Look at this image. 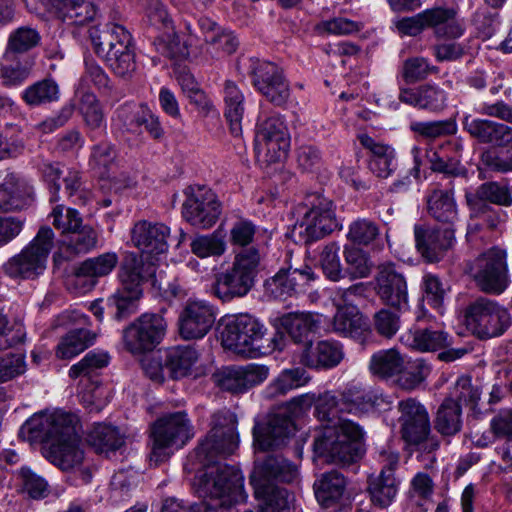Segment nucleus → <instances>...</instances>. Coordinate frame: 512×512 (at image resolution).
Listing matches in <instances>:
<instances>
[{
	"instance_id": "obj_1",
	"label": "nucleus",
	"mask_w": 512,
	"mask_h": 512,
	"mask_svg": "<svg viewBox=\"0 0 512 512\" xmlns=\"http://www.w3.org/2000/svg\"><path fill=\"white\" fill-rule=\"evenodd\" d=\"M211 423L208 435L189 458L201 466L193 487L199 497L210 498V501L186 505L183 501L169 498L164 501L162 512H217V507L229 508L246 501L242 472L216 461L218 456L232 454L238 448L236 416L230 411H220L213 415Z\"/></svg>"
},
{
	"instance_id": "obj_2",
	"label": "nucleus",
	"mask_w": 512,
	"mask_h": 512,
	"mask_svg": "<svg viewBox=\"0 0 512 512\" xmlns=\"http://www.w3.org/2000/svg\"><path fill=\"white\" fill-rule=\"evenodd\" d=\"M362 428L348 419H340L335 425H328L315 437L313 451L315 458L327 463L346 466L361 456L360 440Z\"/></svg>"
},
{
	"instance_id": "obj_3",
	"label": "nucleus",
	"mask_w": 512,
	"mask_h": 512,
	"mask_svg": "<svg viewBox=\"0 0 512 512\" xmlns=\"http://www.w3.org/2000/svg\"><path fill=\"white\" fill-rule=\"evenodd\" d=\"M261 258L259 249L254 246L239 251L232 266L216 275L212 294L223 302L247 295L254 285Z\"/></svg>"
},
{
	"instance_id": "obj_4",
	"label": "nucleus",
	"mask_w": 512,
	"mask_h": 512,
	"mask_svg": "<svg viewBox=\"0 0 512 512\" xmlns=\"http://www.w3.org/2000/svg\"><path fill=\"white\" fill-rule=\"evenodd\" d=\"M194 436L193 426L183 411L169 413L159 418L152 426L151 465L166 461L172 449H180Z\"/></svg>"
},
{
	"instance_id": "obj_5",
	"label": "nucleus",
	"mask_w": 512,
	"mask_h": 512,
	"mask_svg": "<svg viewBox=\"0 0 512 512\" xmlns=\"http://www.w3.org/2000/svg\"><path fill=\"white\" fill-rule=\"evenodd\" d=\"M465 321L474 336L487 340L502 336L512 325V315L499 302L479 297L466 308Z\"/></svg>"
},
{
	"instance_id": "obj_6",
	"label": "nucleus",
	"mask_w": 512,
	"mask_h": 512,
	"mask_svg": "<svg viewBox=\"0 0 512 512\" xmlns=\"http://www.w3.org/2000/svg\"><path fill=\"white\" fill-rule=\"evenodd\" d=\"M76 415L61 410L41 412L30 417L21 427L20 435L29 442H61L78 434Z\"/></svg>"
},
{
	"instance_id": "obj_7",
	"label": "nucleus",
	"mask_w": 512,
	"mask_h": 512,
	"mask_svg": "<svg viewBox=\"0 0 512 512\" xmlns=\"http://www.w3.org/2000/svg\"><path fill=\"white\" fill-rule=\"evenodd\" d=\"M54 232L48 226L39 229L31 243L2 266L11 278L33 279L46 268L48 255L53 247Z\"/></svg>"
},
{
	"instance_id": "obj_8",
	"label": "nucleus",
	"mask_w": 512,
	"mask_h": 512,
	"mask_svg": "<svg viewBox=\"0 0 512 512\" xmlns=\"http://www.w3.org/2000/svg\"><path fill=\"white\" fill-rule=\"evenodd\" d=\"M467 272L487 294L500 295L510 284L507 253L498 247L488 249L467 264Z\"/></svg>"
},
{
	"instance_id": "obj_9",
	"label": "nucleus",
	"mask_w": 512,
	"mask_h": 512,
	"mask_svg": "<svg viewBox=\"0 0 512 512\" xmlns=\"http://www.w3.org/2000/svg\"><path fill=\"white\" fill-rule=\"evenodd\" d=\"M265 333L264 325L249 314H240L228 319L220 332L225 349L245 358H254L259 353V341Z\"/></svg>"
},
{
	"instance_id": "obj_10",
	"label": "nucleus",
	"mask_w": 512,
	"mask_h": 512,
	"mask_svg": "<svg viewBox=\"0 0 512 512\" xmlns=\"http://www.w3.org/2000/svg\"><path fill=\"white\" fill-rule=\"evenodd\" d=\"M290 147L288 128L282 116L271 115L257 124L255 152L267 164L281 162Z\"/></svg>"
},
{
	"instance_id": "obj_11",
	"label": "nucleus",
	"mask_w": 512,
	"mask_h": 512,
	"mask_svg": "<svg viewBox=\"0 0 512 512\" xmlns=\"http://www.w3.org/2000/svg\"><path fill=\"white\" fill-rule=\"evenodd\" d=\"M108 48L103 55L115 76L128 80L136 71V55L129 31L120 24H110L104 35Z\"/></svg>"
},
{
	"instance_id": "obj_12",
	"label": "nucleus",
	"mask_w": 512,
	"mask_h": 512,
	"mask_svg": "<svg viewBox=\"0 0 512 512\" xmlns=\"http://www.w3.org/2000/svg\"><path fill=\"white\" fill-rule=\"evenodd\" d=\"M167 328L159 314H142L123 330V342L132 354L152 351L163 339Z\"/></svg>"
},
{
	"instance_id": "obj_13",
	"label": "nucleus",
	"mask_w": 512,
	"mask_h": 512,
	"mask_svg": "<svg viewBox=\"0 0 512 512\" xmlns=\"http://www.w3.org/2000/svg\"><path fill=\"white\" fill-rule=\"evenodd\" d=\"M338 227L333 202L324 197H317L303 218L295 224L294 231L305 243H310L325 237Z\"/></svg>"
},
{
	"instance_id": "obj_14",
	"label": "nucleus",
	"mask_w": 512,
	"mask_h": 512,
	"mask_svg": "<svg viewBox=\"0 0 512 512\" xmlns=\"http://www.w3.org/2000/svg\"><path fill=\"white\" fill-rule=\"evenodd\" d=\"M377 454L382 469L378 476L369 478L367 490L375 506L386 508L391 505L398 493L399 481L394 476V470L399 464V453L385 446L379 449Z\"/></svg>"
},
{
	"instance_id": "obj_15",
	"label": "nucleus",
	"mask_w": 512,
	"mask_h": 512,
	"mask_svg": "<svg viewBox=\"0 0 512 512\" xmlns=\"http://www.w3.org/2000/svg\"><path fill=\"white\" fill-rule=\"evenodd\" d=\"M217 308L207 300L188 299L178 316V331L185 340L204 338L212 329Z\"/></svg>"
},
{
	"instance_id": "obj_16",
	"label": "nucleus",
	"mask_w": 512,
	"mask_h": 512,
	"mask_svg": "<svg viewBox=\"0 0 512 512\" xmlns=\"http://www.w3.org/2000/svg\"><path fill=\"white\" fill-rule=\"evenodd\" d=\"M299 480V468L282 455L270 454L257 458L250 475V483L262 493L263 487H275L276 482L293 484Z\"/></svg>"
},
{
	"instance_id": "obj_17",
	"label": "nucleus",
	"mask_w": 512,
	"mask_h": 512,
	"mask_svg": "<svg viewBox=\"0 0 512 512\" xmlns=\"http://www.w3.org/2000/svg\"><path fill=\"white\" fill-rule=\"evenodd\" d=\"M251 74L255 88L272 104L283 106L290 98V86L283 70L268 61H253Z\"/></svg>"
},
{
	"instance_id": "obj_18",
	"label": "nucleus",
	"mask_w": 512,
	"mask_h": 512,
	"mask_svg": "<svg viewBox=\"0 0 512 512\" xmlns=\"http://www.w3.org/2000/svg\"><path fill=\"white\" fill-rule=\"evenodd\" d=\"M374 281L375 292L385 305L401 309L408 303L406 278L394 263L380 264Z\"/></svg>"
},
{
	"instance_id": "obj_19",
	"label": "nucleus",
	"mask_w": 512,
	"mask_h": 512,
	"mask_svg": "<svg viewBox=\"0 0 512 512\" xmlns=\"http://www.w3.org/2000/svg\"><path fill=\"white\" fill-rule=\"evenodd\" d=\"M221 213L216 195L205 187L193 189L183 204V216L193 226L208 229L218 220Z\"/></svg>"
},
{
	"instance_id": "obj_20",
	"label": "nucleus",
	"mask_w": 512,
	"mask_h": 512,
	"mask_svg": "<svg viewBox=\"0 0 512 512\" xmlns=\"http://www.w3.org/2000/svg\"><path fill=\"white\" fill-rule=\"evenodd\" d=\"M269 370L266 366L248 364L245 366L223 367L213 374L218 387L232 393H242L265 381Z\"/></svg>"
},
{
	"instance_id": "obj_21",
	"label": "nucleus",
	"mask_w": 512,
	"mask_h": 512,
	"mask_svg": "<svg viewBox=\"0 0 512 512\" xmlns=\"http://www.w3.org/2000/svg\"><path fill=\"white\" fill-rule=\"evenodd\" d=\"M360 144L369 152L368 168L378 178H388L397 169V153L384 142L378 141L366 133L357 136Z\"/></svg>"
},
{
	"instance_id": "obj_22",
	"label": "nucleus",
	"mask_w": 512,
	"mask_h": 512,
	"mask_svg": "<svg viewBox=\"0 0 512 512\" xmlns=\"http://www.w3.org/2000/svg\"><path fill=\"white\" fill-rule=\"evenodd\" d=\"M463 129L481 143L505 146L512 142V127L465 113Z\"/></svg>"
},
{
	"instance_id": "obj_23",
	"label": "nucleus",
	"mask_w": 512,
	"mask_h": 512,
	"mask_svg": "<svg viewBox=\"0 0 512 512\" xmlns=\"http://www.w3.org/2000/svg\"><path fill=\"white\" fill-rule=\"evenodd\" d=\"M34 193L31 183L15 173L0 177V210L18 211L25 208Z\"/></svg>"
},
{
	"instance_id": "obj_24",
	"label": "nucleus",
	"mask_w": 512,
	"mask_h": 512,
	"mask_svg": "<svg viewBox=\"0 0 512 512\" xmlns=\"http://www.w3.org/2000/svg\"><path fill=\"white\" fill-rule=\"evenodd\" d=\"M343 345L335 340H320L306 345L300 355V362L306 367L321 370L332 369L344 359Z\"/></svg>"
},
{
	"instance_id": "obj_25",
	"label": "nucleus",
	"mask_w": 512,
	"mask_h": 512,
	"mask_svg": "<svg viewBox=\"0 0 512 512\" xmlns=\"http://www.w3.org/2000/svg\"><path fill=\"white\" fill-rule=\"evenodd\" d=\"M169 228L162 223L137 222L131 231V240L142 253L159 255L167 251Z\"/></svg>"
},
{
	"instance_id": "obj_26",
	"label": "nucleus",
	"mask_w": 512,
	"mask_h": 512,
	"mask_svg": "<svg viewBox=\"0 0 512 512\" xmlns=\"http://www.w3.org/2000/svg\"><path fill=\"white\" fill-rule=\"evenodd\" d=\"M416 248L429 262L438 261L440 255L449 249L454 241V229H427L420 225L414 228Z\"/></svg>"
},
{
	"instance_id": "obj_27",
	"label": "nucleus",
	"mask_w": 512,
	"mask_h": 512,
	"mask_svg": "<svg viewBox=\"0 0 512 512\" xmlns=\"http://www.w3.org/2000/svg\"><path fill=\"white\" fill-rule=\"evenodd\" d=\"M463 146L458 140H449L427 152L432 171L451 177H465L467 169L461 164Z\"/></svg>"
},
{
	"instance_id": "obj_28",
	"label": "nucleus",
	"mask_w": 512,
	"mask_h": 512,
	"mask_svg": "<svg viewBox=\"0 0 512 512\" xmlns=\"http://www.w3.org/2000/svg\"><path fill=\"white\" fill-rule=\"evenodd\" d=\"M292 421L286 416L275 415L266 423H256L253 428L254 445L259 450L279 447L292 433Z\"/></svg>"
},
{
	"instance_id": "obj_29",
	"label": "nucleus",
	"mask_w": 512,
	"mask_h": 512,
	"mask_svg": "<svg viewBox=\"0 0 512 512\" xmlns=\"http://www.w3.org/2000/svg\"><path fill=\"white\" fill-rule=\"evenodd\" d=\"M156 269L152 264H144L135 254H128L121 262L118 278L120 288L125 290H142V283L147 278L152 279V285L163 289L162 284L156 280Z\"/></svg>"
},
{
	"instance_id": "obj_30",
	"label": "nucleus",
	"mask_w": 512,
	"mask_h": 512,
	"mask_svg": "<svg viewBox=\"0 0 512 512\" xmlns=\"http://www.w3.org/2000/svg\"><path fill=\"white\" fill-rule=\"evenodd\" d=\"M46 458L63 471L75 470L84 460L79 434L61 442H52L45 452Z\"/></svg>"
},
{
	"instance_id": "obj_31",
	"label": "nucleus",
	"mask_w": 512,
	"mask_h": 512,
	"mask_svg": "<svg viewBox=\"0 0 512 512\" xmlns=\"http://www.w3.org/2000/svg\"><path fill=\"white\" fill-rule=\"evenodd\" d=\"M115 252H106L83 261L77 268L74 278L78 285L91 289L97 279L109 275L118 264Z\"/></svg>"
},
{
	"instance_id": "obj_32",
	"label": "nucleus",
	"mask_w": 512,
	"mask_h": 512,
	"mask_svg": "<svg viewBox=\"0 0 512 512\" xmlns=\"http://www.w3.org/2000/svg\"><path fill=\"white\" fill-rule=\"evenodd\" d=\"M332 330L340 336L361 341L369 333V323L356 305H350L336 311Z\"/></svg>"
},
{
	"instance_id": "obj_33",
	"label": "nucleus",
	"mask_w": 512,
	"mask_h": 512,
	"mask_svg": "<svg viewBox=\"0 0 512 512\" xmlns=\"http://www.w3.org/2000/svg\"><path fill=\"white\" fill-rule=\"evenodd\" d=\"M399 100L419 109L439 111L445 106L446 93L436 85L425 84L415 89H401Z\"/></svg>"
},
{
	"instance_id": "obj_34",
	"label": "nucleus",
	"mask_w": 512,
	"mask_h": 512,
	"mask_svg": "<svg viewBox=\"0 0 512 512\" xmlns=\"http://www.w3.org/2000/svg\"><path fill=\"white\" fill-rule=\"evenodd\" d=\"M279 322L294 342L301 343L319 331L322 316L310 312H293L283 315Z\"/></svg>"
},
{
	"instance_id": "obj_35",
	"label": "nucleus",
	"mask_w": 512,
	"mask_h": 512,
	"mask_svg": "<svg viewBox=\"0 0 512 512\" xmlns=\"http://www.w3.org/2000/svg\"><path fill=\"white\" fill-rule=\"evenodd\" d=\"M453 16V10L433 8L422 11L411 17H403L394 21L397 32L402 36H417L424 29L437 25Z\"/></svg>"
},
{
	"instance_id": "obj_36",
	"label": "nucleus",
	"mask_w": 512,
	"mask_h": 512,
	"mask_svg": "<svg viewBox=\"0 0 512 512\" xmlns=\"http://www.w3.org/2000/svg\"><path fill=\"white\" fill-rule=\"evenodd\" d=\"M98 235L90 225H83L63 235L59 241L58 256L70 259L76 255L87 253L97 246Z\"/></svg>"
},
{
	"instance_id": "obj_37",
	"label": "nucleus",
	"mask_w": 512,
	"mask_h": 512,
	"mask_svg": "<svg viewBox=\"0 0 512 512\" xmlns=\"http://www.w3.org/2000/svg\"><path fill=\"white\" fill-rule=\"evenodd\" d=\"M381 401H383L382 397L373 391L350 385L341 393L339 404L344 414L360 417L379 406Z\"/></svg>"
},
{
	"instance_id": "obj_38",
	"label": "nucleus",
	"mask_w": 512,
	"mask_h": 512,
	"mask_svg": "<svg viewBox=\"0 0 512 512\" xmlns=\"http://www.w3.org/2000/svg\"><path fill=\"white\" fill-rule=\"evenodd\" d=\"M400 341L419 352H431L449 345V335L441 329L414 328L404 333Z\"/></svg>"
},
{
	"instance_id": "obj_39",
	"label": "nucleus",
	"mask_w": 512,
	"mask_h": 512,
	"mask_svg": "<svg viewBox=\"0 0 512 512\" xmlns=\"http://www.w3.org/2000/svg\"><path fill=\"white\" fill-rule=\"evenodd\" d=\"M224 116L229 122L230 131L234 136L242 132V119L245 113V96L240 87L232 80L223 85Z\"/></svg>"
},
{
	"instance_id": "obj_40",
	"label": "nucleus",
	"mask_w": 512,
	"mask_h": 512,
	"mask_svg": "<svg viewBox=\"0 0 512 512\" xmlns=\"http://www.w3.org/2000/svg\"><path fill=\"white\" fill-rule=\"evenodd\" d=\"M428 213L439 223L453 228L458 221V209L453 193L447 190L434 189L427 195Z\"/></svg>"
},
{
	"instance_id": "obj_41",
	"label": "nucleus",
	"mask_w": 512,
	"mask_h": 512,
	"mask_svg": "<svg viewBox=\"0 0 512 512\" xmlns=\"http://www.w3.org/2000/svg\"><path fill=\"white\" fill-rule=\"evenodd\" d=\"M347 486L346 478L336 470L323 473L314 483L315 496L324 507L339 501Z\"/></svg>"
},
{
	"instance_id": "obj_42",
	"label": "nucleus",
	"mask_w": 512,
	"mask_h": 512,
	"mask_svg": "<svg viewBox=\"0 0 512 512\" xmlns=\"http://www.w3.org/2000/svg\"><path fill=\"white\" fill-rule=\"evenodd\" d=\"M35 59L32 56H16L6 58L3 53L0 63V79L6 87L19 86L28 79L34 67Z\"/></svg>"
},
{
	"instance_id": "obj_43",
	"label": "nucleus",
	"mask_w": 512,
	"mask_h": 512,
	"mask_svg": "<svg viewBox=\"0 0 512 512\" xmlns=\"http://www.w3.org/2000/svg\"><path fill=\"white\" fill-rule=\"evenodd\" d=\"M41 43L39 31L29 25L20 26L12 30L7 38L5 50L6 58L28 56L27 54Z\"/></svg>"
},
{
	"instance_id": "obj_44",
	"label": "nucleus",
	"mask_w": 512,
	"mask_h": 512,
	"mask_svg": "<svg viewBox=\"0 0 512 512\" xmlns=\"http://www.w3.org/2000/svg\"><path fill=\"white\" fill-rule=\"evenodd\" d=\"M405 364V356L396 348L375 352L369 362L370 372L383 379L396 377Z\"/></svg>"
},
{
	"instance_id": "obj_45",
	"label": "nucleus",
	"mask_w": 512,
	"mask_h": 512,
	"mask_svg": "<svg viewBox=\"0 0 512 512\" xmlns=\"http://www.w3.org/2000/svg\"><path fill=\"white\" fill-rule=\"evenodd\" d=\"M198 357V352L191 346L171 347L165 352V368L172 378H181L188 375Z\"/></svg>"
},
{
	"instance_id": "obj_46",
	"label": "nucleus",
	"mask_w": 512,
	"mask_h": 512,
	"mask_svg": "<svg viewBox=\"0 0 512 512\" xmlns=\"http://www.w3.org/2000/svg\"><path fill=\"white\" fill-rule=\"evenodd\" d=\"M79 111L90 131L91 139H95L106 131V121L102 106L93 93H82L79 101Z\"/></svg>"
},
{
	"instance_id": "obj_47",
	"label": "nucleus",
	"mask_w": 512,
	"mask_h": 512,
	"mask_svg": "<svg viewBox=\"0 0 512 512\" xmlns=\"http://www.w3.org/2000/svg\"><path fill=\"white\" fill-rule=\"evenodd\" d=\"M254 494L260 501L259 512H293L294 495L285 488L263 487L262 493H258L257 487Z\"/></svg>"
},
{
	"instance_id": "obj_48",
	"label": "nucleus",
	"mask_w": 512,
	"mask_h": 512,
	"mask_svg": "<svg viewBox=\"0 0 512 512\" xmlns=\"http://www.w3.org/2000/svg\"><path fill=\"white\" fill-rule=\"evenodd\" d=\"M466 200L471 207H477L482 202L511 206L512 194L507 186L491 181L481 184L474 193H467Z\"/></svg>"
},
{
	"instance_id": "obj_49",
	"label": "nucleus",
	"mask_w": 512,
	"mask_h": 512,
	"mask_svg": "<svg viewBox=\"0 0 512 512\" xmlns=\"http://www.w3.org/2000/svg\"><path fill=\"white\" fill-rule=\"evenodd\" d=\"M88 444L98 453H108L119 449L123 443V436L119 431L107 424H94L86 438Z\"/></svg>"
},
{
	"instance_id": "obj_50",
	"label": "nucleus",
	"mask_w": 512,
	"mask_h": 512,
	"mask_svg": "<svg viewBox=\"0 0 512 512\" xmlns=\"http://www.w3.org/2000/svg\"><path fill=\"white\" fill-rule=\"evenodd\" d=\"M96 334L80 327L68 332L57 345L56 355L61 359H71L92 345Z\"/></svg>"
},
{
	"instance_id": "obj_51",
	"label": "nucleus",
	"mask_w": 512,
	"mask_h": 512,
	"mask_svg": "<svg viewBox=\"0 0 512 512\" xmlns=\"http://www.w3.org/2000/svg\"><path fill=\"white\" fill-rule=\"evenodd\" d=\"M431 373V366L423 358L407 359L396 376V384L407 391L416 389Z\"/></svg>"
},
{
	"instance_id": "obj_52",
	"label": "nucleus",
	"mask_w": 512,
	"mask_h": 512,
	"mask_svg": "<svg viewBox=\"0 0 512 512\" xmlns=\"http://www.w3.org/2000/svg\"><path fill=\"white\" fill-rule=\"evenodd\" d=\"M461 407L453 398L445 399L438 408L435 429L445 436L458 433L461 429Z\"/></svg>"
},
{
	"instance_id": "obj_53",
	"label": "nucleus",
	"mask_w": 512,
	"mask_h": 512,
	"mask_svg": "<svg viewBox=\"0 0 512 512\" xmlns=\"http://www.w3.org/2000/svg\"><path fill=\"white\" fill-rule=\"evenodd\" d=\"M310 379V375L304 368L284 369L269 385V395L271 397L285 395L294 389L305 386Z\"/></svg>"
},
{
	"instance_id": "obj_54",
	"label": "nucleus",
	"mask_w": 512,
	"mask_h": 512,
	"mask_svg": "<svg viewBox=\"0 0 512 512\" xmlns=\"http://www.w3.org/2000/svg\"><path fill=\"white\" fill-rule=\"evenodd\" d=\"M60 97L58 84L46 78L29 85L22 93L23 100L29 106H39L57 101Z\"/></svg>"
},
{
	"instance_id": "obj_55",
	"label": "nucleus",
	"mask_w": 512,
	"mask_h": 512,
	"mask_svg": "<svg viewBox=\"0 0 512 512\" xmlns=\"http://www.w3.org/2000/svg\"><path fill=\"white\" fill-rule=\"evenodd\" d=\"M143 290H125L118 288L108 298V306L114 310V317L117 320L124 319L135 313L138 309V302L142 297Z\"/></svg>"
},
{
	"instance_id": "obj_56",
	"label": "nucleus",
	"mask_w": 512,
	"mask_h": 512,
	"mask_svg": "<svg viewBox=\"0 0 512 512\" xmlns=\"http://www.w3.org/2000/svg\"><path fill=\"white\" fill-rule=\"evenodd\" d=\"M191 252L199 258L219 257L226 251L224 238L214 232L208 235H197L191 240Z\"/></svg>"
},
{
	"instance_id": "obj_57",
	"label": "nucleus",
	"mask_w": 512,
	"mask_h": 512,
	"mask_svg": "<svg viewBox=\"0 0 512 512\" xmlns=\"http://www.w3.org/2000/svg\"><path fill=\"white\" fill-rule=\"evenodd\" d=\"M97 14L96 6L86 0H73L63 11L57 14L62 21L71 25H84L92 21Z\"/></svg>"
},
{
	"instance_id": "obj_58",
	"label": "nucleus",
	"mask_w": 512,
	"mask_h": 512,
	"mask_svg": "<svg viewBox=\"0 0 512 512\" xmlns=\"http://www.w3.org/2000/svg\"><path fill=\"white\" fill-rule=\"evenodd\" d=\"M340 398H337L332 392H325L317 398L315 415L321 422H327L329 425L337 424L343 418V409L341 408Z\"/></svg>"
},
{
	"instance_id": "obj_59",
	"label": "nucleus",
	"mask_w": 512,
	"mask_h": 512,
	"mask_svg": "<svg viewBox=\"0 0 512 512\" xmlns=\"http://www.w3.org/2000/svg\"><path fill=\"white\" fill-rule=\"evenodd\" d=\"M318 265L329 280L339 281L343 278L339 246L336 243H329L322 248L318 257Z\"/></svg>"
},
{
	"instance_id": "obj_60",
	"label": "nucleus",
	"mask_w": 512,
	"mask_h": 512,
	"mask_svg": "<svg viewBox=\"0 0 512 512\" xmlns=\"http://www.w3.org/2000/svg\"><path fill=\"white\" fill-rule=\"evenodd\" d=\"M344 257L347 272L352 279L365 278L371 273L372 263L368 254L363 250L353 246H346Z\"/></svg>"
},
{
	"instance_id": "obj_61",
	"label": "nucleus",
	"mask_w": 512,
	"mask_h": 512,
	"mask_svg": "<svg viewBox=\"0 0 512 512\" xmlns=\"http://www.w3.org/2000/svg\"><path fill=\"white\" fill-rule=\"evenodd\" d=\"M108 363L109 355L106 352L90 351L78 363L71 366L69 376L71 378L90 377L98 369L106 367Z\"/></svg>"
},
{
	"instance_id": "obj_62",
	"label": "nucleus",
	"mask_w": 512,
	"mask_h": 512,
	"mask_svg": "<svg viewBox=\"0 0 512 512\" xmlns=\"http://www.w3.org/2000/svg\"><path fill=\"white\" fill-rule=\"evenodd\" d=\"M115 159L114 147L110 143L103 142L92 147L89 165L99 176L104 177L115 164Z\"/></svg>"
},
{
	"instance_id": "obj_63",
	"label": "nucleus",
	"mask_w": 512,
	"mask_h": 512,
	"mask_svg": "<svg viewBox=\"0 0 512 512\" xmlns=\"http://www.w3.org/2000/svg\"><path fill=\"white\" fill-rule=\"evenodd\" d=\"M379 226L367 218H358L349 225L347 238L358 245H369L379 235Z\"/></svg>"
},
{
	"instance_id": "obj_64",
	"label": "nucleus",
	"mask_w": 512,
	"mask_h": 512,
	"mask_svg": "<svg viewBox=\"0 0 512 512\" xmlns=\"http://www.w3.org/2000/svg\"><path fill=\"white\" fill-rule=\"evenodd\" d=\"M53 226L62 231V236L81 227L83 222L80 213L73 208H66L62 204L53 207L50 215Z\"/></svg>"
}]
</instances>
